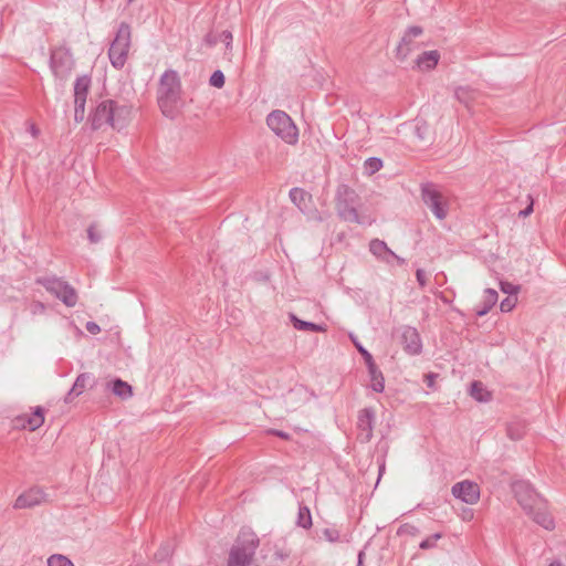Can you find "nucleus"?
<instances>
[{
    "label": "nucleus",
    "mask_w": 566,
    "mask_h": 566,
    "mask_svg": "<svg viewBox=\"0 0 566 566\" xmlns=\"http://www.w3.org/2000/svg\"><path fill=\"white\" fill-rule=\"evenodd\" d=\"M74 59L66 48H57L51 54L50 67L59 81H65L74 69Z\"/></svg>",
    "instance_id": "obj_9"
},
{
    "label": "nucleus",
    "mask_w": 566,
    "mask_h": 566,
    "mask_svg": "<svg viewBox=\"0 0 566 566\" xmlns=\"http://www.w3.org/2000/svg\"><path fill=\"white\" fill-rule=\"evenodd\" d=\"M395 259L399 264H403L405 260L396 254V256H392L391 260Z\"/></svg>",
    "instance_id": "obj_52"
},
{
    "label": "nucleus",
    "mask_w": 566,
    "mask_h": 566,
    "mask_svg": "<svg viewBox=\"0 0 566 566\" xmlns=\"http://www.w3.org/2000/svg\"><path fill=\"white\" fill-rule=\"evenodd\" d=\"M397 533H398V535H403V534L416 535L418 533V528L410 524H403L398 528Z\"/></svg>",
    "instance_id": "obj_43"
},
{
    "label": "nucleus",
    "mask_w": 566,
    "mask_h": 566,
    "mask_svg": "<svg viewBox=\"0 0 566 566\" xmlns=\"http://www.w3.org/2000/svg\"><path fill=\"white\" fill-rule=\"evenodd\" d=\"M132 45V31L129 25L123 23L119 25L115 39L111 43L108 57L111 64L120 70L127 62L128 53Z\"/></svg>",
    "instance_id": "obj_4"
},
{
    "label": "nucleus",
    "mask_w": 566,
    "mask_h": 566,
    "mask_svg": "<svg viewBox=\"0 0 566 566\" xmlns=\"http://www.w3.org/2000/svg\"><path fill=\"white\" fill-rule=\"evenodd\" d=\"M296 524L305 530L312 526L311 511L306 505H300Z\"/></svg>",
    "instance_id": "obj_29"
},
{
    "label": "nucleus",
    "mask_w": 566,
    "mask_h": 566,
    "mask_svg": "<svg viewBox=\"0 0 566 566\" xmlns=\"http://www.w3.org/2000/svg\"><path fill=\"white\" fill-rule=\"evenodd\" d=\"M270 432H271L272 434H275V436H277V437H280V438L284 439V440L290 439V434H289V433H286V432H284V431H281V430H271Z\"/></svg>",
    "instance_id": "obj_48"
},
{
    "label": "nucleus",
    "mask_w": 566,
    "mask_h": 566,
    "mask_svg": "<svg viewBox=\"0 0 566 566\" xmlns=\"http://www.w3.org/2000/svg\"><path fill=\"white\" fill-rule=\"evenodd\" d=\"M353 342L355 344V347L359 352V354L363 356L366 366L374 364L375 360H374L371 354L357 340L353 339Z\"/></svg>",
    "instance_id": "obj_36"
},
{
    "label": "nucleus",
    "mask_w": 566,
    "mask_h": 566,
    "mask_svg": "<svg viewBox=\"0 0 566 566\" xmlns=\"http://www.w3.org/2000/svg\"><path fill=\"white\" fill-rule=\"evenodd\" d=\"M290 319L294 328L298 331H310L315 333L326 331L325 326L312 322L302 321L293 313L290 314Z\"/></svg>",
    "instance_id": "obj_25"
},
{
    "label": "nucleus",
    "mask_w": 566,
    "mask_h": 566,
    "mask_svg": "<svg viewBox=\"0 0 566 566\" xmlns=\"http://www.w3.org/2000/svg\"><path fill=\"white\" fill-rule=\"evenodd\" d=\"M210 85L221 88L224 85V75L221 71H214L210 76Z\"/></svg>",
    "instance_id": "obj_37"
},
{
    "label": "nucleus",
    "mask_w": 566,
    "mask_h": 566,
    "mask_svg": "<svg viewBox=\"0 0 566 566\" xmlns=\"http://www.w3.org/2000/svg\"><path fill=\"white\" fill-rule=\"evenodd\" d=\"M500 287H501V291L505 294H509V296H514L515 294H517L520 287L517 285H514L510 282H504L502 281L500 283Z\"/></svg>",
    "instance_id": "obj_41"
},
{
    "label": "nucleus",
    "mask_w": 566,
    "mask_h": 566,
    "mask_svg": "<svg viewBox=\"0 0 566 566\" xmlns=\"http://www.w3.org/2000/svg\"><path fill=\"white\" fill-rule=\"evenodd\" d=\"M369 251L377 259L386 263H390L391 258L396 256V253L388 248L386 242L379 239H373L369 242Z\"/></svg>",
    "instance_id": "obj_21"
},
{
    "label": "nucleus",
    "mask_w": 566,
    "mask_h": 566,
    "mask_svg": "<svg viewBox=\"0 0 566 566\" xmlns=\"http://www.w3.org/2000/svg\"><path fill=\"white\" fill-rule=\"evenodd\" d=\"M87 238L91 243H98L102 239L101 233L96 230L95 226L92 224L87 229Z\"/></svg>",
    "instance_id": "obj_42"
},
{
    "label": "nucleus",
    "mask_w": 566,
    "mask_h": 566,
    "mask_svg": "<svg viewBox=\"0 0 566 566\" xmlns=\"http://www.w3.org/2000/svg\"><path fill=\"white\" fill-rule=\"evenodd\" d=\"M516 302H517L516 297H514V296H507V297H505V298L501 302V304H500V308H501V311H502V312H505V313H506V312H511V311L515 307Z\"/></svg>",
    "instance_id": "obj_39"
},
{
    "label": "nucleus",
    "mask_w": 566,
    "mask_h": 566,
    "mask_svg": "<svg viewBox=\"0 0 566 566\" xmlns=\"http://www.w3.org/2000/svg\"><path fill=\"white\" fill-rule=\"evenodd\" d=\"M113 109V101L104 99L99 102L90 116V120L94 128H99L103 125H109V114Z\"/></svg>",
    "instance_id": "obj_16"
},
{
    "label": "nucleus",
    "mask_w": 566,
    "mask_h": 566,
    "mask_svg": "<svg viewBox=\"0 0 566 566\" xmlns=\"http://www.w3.org/2000/svg\"><path fill=\"white\" fill-rule=\"evenodd\" d=\"M48 566H74V564L66 556L54 554L48 558Z\"/></svg>",
    "instance_id": "obj_33"
},
{
    "label": "nucleus",
    "mask_w": 566,
    "mask_h": 566,
    "mask_svg": "<svg viewBox=\"0 0 566 566\" xmlns=\"http://www.w3.org/2000/svg\"><path fill=\"white\" fill-rule=\"evenodd\" d=\"M409 50H410L409 48H406L405 54H407L409 52Z\"/></svg>",
    "instance_id": "obj_55"
},
{
    "label": "nucleus",
    "mask_w": 566,
    "mask_h": 566,
    "mask_svg": "<svg viewBox=\"0 0 566 566\" xmlns=\"http://www.w3.org/2000/svg\"><path fill=\"white\" fill-rule=\"evenodd\" d=\"M107 387L111 388L115 396L122 399H128L133 396L132 386L122 379H115L114 381L108 382Z\"/></svg>",
    "instance_id": "obj_24"
},
{
    "label": "nucleus",
    "mask_w": 566,
    "mask_h": 566,
    "mask_svg": "<svg viewBox=\"0 0 566 566\" xmlns=\"http://www.w3.org/2000/svg\"><path fill=\"white\" fill-rule=\"evenodd\" d=\"M45 311V305L42 302H34L31 305V312L32 314H40Z\"/></svg>",
    "instance_id": "obj_46"
},
{
    "label": "nucleus",
    "mask_w": 566,
    "mask_h": 566,
    "mask_svg": "<svg viewBox=\"0 0 566 566\" xmlns=\"http://www.w3.org/2000/svg\"><path fill=\"white\" fill-rule=\"evenodd\" d=\"M442 537V534L441 533H436L429 537H427L426 539H423L420 544H419V547L421 549H430V548H433L436 547L437 545V542Z\"/></svg>",
    "instance_id": "obj_35"
},
{
    "label": "nucleus",
    "mask_w": 566,
    "mask_h": 566,
    "mask_svg": "<svg viewBox=\"0 0 566 566\" xmlns=\"http://www.w3.org/2000/svg\"><path fill=\"white\" fill-rule=\"evenodd\" d=\"M440 52L437 50L424 51L415 61L416 67L421 72L433 70L440 61Z\"/></svg>",
    "instance_id": "obj_18"
},
{
    "label": "nucleus",
    "mask_w": 566,
    "mask_h": 566,
    "mask_svg": "<svg viewBox=\"0 0 566 566\" xmlns=\"http://www.w3.org/2000/svg\"><path fill=\"white\" fill-rule=\"evenodd\" d=\"M44 422V410L42 407H36L31 415H23L15 419V427L29 429L34 431L39 429Z\"/></svg>",
    "instance_id": "obj_17"
},
{
    "label": "nucleus",
    "mask_w": 566,
    "mask_h": 566,
    "mask_svg": "<svg viewBox=\"0 0 566 566\" xmlns=\"http://www.w3.org/2000/svg\"><path fill=\"white\" fill-rule=\"evenodd\" d=\"M85 328L88 333L94 334V335L98 334L101 332L99 325L92 321L86 323Z\"/></svg>",
    "instance_id": "obj_45"
},
{
    "label": "nucleus",
    "mask_w": 566,
    "mask_h": 566,
    "mask_svg": "<svg viewBox=\"0 0 566 566\" xmlns=\"http://www.w3.org/2000/svg\"><path fill=\"white\" fill-rule=\"evenodd\" d=\"M290 198L300 209H303L306 208L311 195L301 188H293L290 190Z\"/></svg>",
    "instance_id": "obj_27"
},
{
    "label": "nucleus",
    "mask_w": 566,
    "mask_h": 566,
    "mask_svg": "<svg viewBox=\"0 0 566 566\" xmlns=\"http://www.w3.org/2000/svg\"><path fill=\"white\" fill-rule=\"evenodd\" d=\"M451 492L454 497L467 504H475L480 499V486L468 480L455 483Z\"/></svg>",
    "instance_id": "obj_12"
},
{
    "label": "nucleus",
    "mask_w": 566,
    "mask_h": 566,
    "mask_svg": "<svg viewBox=\"0 0 566 566\" xmlns=\"http://www.w3.org/2000/svg\"><path fill=\"white\" fill-rule=\"evenodd\" d=\"M471 396L480 402H488L491 400V392L486 390L481 381H473L470 390Z\"/></svg>",
    "instance_id": "obj_26"
},
{
    "label": "nucleus",
    "mask_w": 566,
    "mask_h": 566,
    "mask_svg": "<svg viewBox=\"0 0 566 566\" xmlns=\"http://www.w3.org/2000/svg\"><path fill=\"white\" fill-rule=\"evenodd\" d=\"M416 277H417V282L420 285V287H424L427 285L426 273L422 269H418L416 271Z\"/></svg>",
    "instance_id": "obj_44"
},
{
    "label": "nucleus",
    "mask_w": 566,
    "mask_h": 566,
    "mask_svg": "<svg viewBox=\"0 0 566 566\" xmlns=\"http://www.w3.org/2000/svg\"><path fill=\"white\" fill-rule=\"evenodd\" d=\"M382 168V160L377 157H371L365 160L364 163V174L365 175H374L378 172Z\"/></svg>",
    "instance_id": "obj_31"
},
{
    "label": "nucleus",
    "mask_w": 566,
    "mask_h": 566,
    "mask_svg": "<svg viewBox=\"0 0 566 566\" xmlns=\"http://www.w3.org/2000/svg\"><path fill=\"white\" fill-rule=\"evenodd\" d=\"M46 501V494L41 488H31L20 494L14 501V509H29L40 505Z\"/></svg>",
    "instance_id": "obj_14"
},
{
    "label": "nucleus",
    "mask_w": 566,
    "mask_h": 566,
    "mask_svg": "<svg viewBox=\"0 0 566 566\" xmlns=\"http://www.w3.org/2000/svg\"><path fill=\"white\" fill-rule=\"evenodd\" d=\"M268 127L285 144L295 145L298 140V129L293 119L283 111L271 112L266 117Z\"/></svg>",
    "instance_id": "obj_3"
},
{
    "label": "nucleus",
    "mask_w": 566,
    "mask_h": 566,
    "mask_svg": "<svg viewBox=\"0 0 566 566\" xmlns=\"http://www.w3.org/2000/svg\"><path fill=\"white\" fill-rule=\"evenodd\" d=\"M91 86V78L86 75L76 78L74 84V117L82 122L85 116L86 96Z\"/></svg>",
    "instance_id": "obj_10"
},
{
    "label": "nucleus",
    "mask_w": 566,
    "mask_h": 566,
    "mask_svg": "<svg viewBox=\"0 0 566 566\" xmlns=\"http://www.w3.org/2000/svg\"><path fill=\"white\" fill-rule=\"evenodd\" d=\"M507 434H509V436H510V438H511V439H513V440H517V439H520V438H521V434H513V429H512V427H511V426L507 428Z\"/></svg>",
    "instance_id": "obj_49"
},
{
    "label": "nucleus",
    "mask_w": 566,
    "mask_h": 566,
    "mask_svg": "<svg viewBox=\"0 0 566 566\" xmlns=\"http://www.w3.org/2000/svg\"><path fill=\"white\" fill-rule=\"evenodd\" d=\"M384 471H385V463L379 465V476L382 474Z\"/></svg>",
    "instance_id": "obj_53"
},
{
    "label": "nucleus",
    "mask_w": 566,
    "mask_h": 566,
    "mask_svg": "<svg viewBox=\"0 0 566 566\" xmlns=\"http://www.w3.org/2000/svg\"><path fill=\"white\" fill-rule=\"evenodd\" d=\"M369 378H370V387L376 392H382L385 389V377L381 370L374 363L367 366Z\"/></svg>",
    "instance_id": "obj_22"
},
{
    "label": "nucleus",
    "mask_w": 566,
    "mask_h": 566,
    "mask_svg": "<svg viewBox=\"0 0 566 566\" xmlns=\"http://www.w3.org/2000/svg\"><path fill=\"white\" fill-rule=\"evenodd\" d=\"M259 543L254 532L249 528L241 530L229 553L228 566H252Z\"/></svg>",
    "instance_id": "obj_2"
},
{
    "label": "nucleus",
    "mask_w": 566,
    "mask_h": 566,
    "mask_svg": "<svg viewBox=\"0 0 566 566\" xmlns=\"http://www.w3.org/2000/svg\"><path fill=\"white\" fill-rule=\"evenodd\" d=\"M35 282L42 285L49 293L59 298L67 307L76 305L77 293L75 289L63 279L51 275L39 277Z\"/></svg>",
    "instance_id": "obj_5"
},
{
    "label": "nucleus",
    "mask_w": 566,
    "mask_h": 566,
    "mask_svg": "<svg viewBox=\"0 0 566 566\" xmlns=\"http://www.w3.org/2000/svg\"><path fill=\"white\" fill-rule=\"evenodd\" d=\"M232 40H233L232 33L228 30L222 31L219 34V41L224 45L226 50L232 49Z\"/></svg>",
    "instance_id": "obj_40"
},
{
    "label": "nucleus",
    "mask_w": 566,
    "mask_h": 566,
    "mask_svg": "<svg viewBox=\"0 0 566 566\" xmlns=\"http://www.w3.org/2000/svg\"><path fill=\"white\" fill-rule=\"evenodd\" d=\"M323 536L329 543L349 542L347 536H343L336 527L324 528Z\"/></svg>",
    "instance_id": "obj_30"
},
{
    "label": "nucleus",
    "mask_w": 566,
    "mask_h": 566,
    "mask_svg": "<svg viewBox=\"0 0 566 566\" xmlns=\"http://www.w3.org/2000/svg\"><path fill=\"white\" fill-rule=\"evenodd\" d=\"M428 378H429V386H431L432 381H433V376L432 375H428Z\"/></svg>",
    "instance_id": "obj_54"
},
{
    "label": "nucleus",
    "mask_w": 566,
    "mask_h": 566,
    "mask_svg": "<svg viewBox=\"0 0 566 566\" xmlns=\"http://www.w3.org/2000/svg\"><path fill=\"white\" fill-rule=\"evenodd\" d=\"M421 198L437 219L443 220L447 217V198L436 184L423 182L421 185Z\"/></svg>",
    "instance_id": "obj_7"
},
{
    "label": "nucleus",
    "mask_w": 566,
    "mask_h": 566,
    "mask_svg": "<svg viewBox=\"0 0 566 566\" xmlns=\"http://www.w3.org/2000/svg\"><path fill=\"white\" fill-rule=\"evenodd\" d=\"M109 126L114 129H123L132 119V107L113 101V109L109 114Z\"/></svg>",
    "instance_id": "obj_15"
},
{
    "label": "nucleus",
    "mask_w": 566,
    "mask_h": 566,
    "mask_svg": "<svg viewBox=\"0 0 566 566\" xmlns=\"http://www.w3.org/2000/svg\"><path fill=\"white\" fill-rule=\"evenodd\" d=\"M170 554L169 547L165 546L155 555L158 559H164L166 556Z\"/></svg>",
    "instance_id": "obj_47"
},
{
    "label": "nucleus",
    "mask_w": 566,
    "mask_h": 566,
    "mask_svg": "<svg viewBox=\"0 0 566 566\" xmlns=\"http://www.w3.org/2000/svg\"><path fill=\"white\" fill-rule=\"evenodd\" d=\"M512 490L518 504L526 514H532L536 505H542L543 499L528 481L521 480L514 482Z\"/></svg>",
    "instance_id": "obj_8"
},
{
    "label": "nucleus",
    "mask_w": 566,
    "mask_h": 566,
    "mask_svg": "<svg viewBox=\"0 0 566 566\" xmlns=\"http://www.w3.org/2000/svg\"><path fill=\"white\" fill-rule=\"evenodd\" d=\"M548 566H563V563L560 560H553Z\"/></svg>",
    "instance_id": "obj_51"
},
{
    "label": "nucleus",
    "mask_w": 566,
    "mask_h": 566,
    "mask_svg": "<svg viewBox=\"0 0 566 566\" xmlns=\"http://www.w3.org/2000/svg\"><path fill=\"white\" fill-rule=\"evenodd\" d=\"M422 29L420 27H410L403 34L401 42L399 44V52L403 51V46H408L413 39L420 36L422 34Z\"/></svg>",
    "instance_id": "obj_28"
},
{
    "label": "nucleus",
    "mask_w": 566,
    "mask_h": 566,
    "mask_svg": "<svg viewBox=\"0 0 566 566\" xmlns=\"http://www.w3.org/2000/svg\"><path fill=\"white\" fill-rule=\"evenodd\" d=\"M375 423V410L370 407L364 408L358 412L357 429L358 440L361 442H369L373 438Z\"/></svg>",
    "instance_id": "obj_11"
},
{
    "label": "nucleus",
    "mask_w": 566,
    "mask_h": 566,
    "mask_svg": "<svg viewBox=\"0 0 566 566\" xmlns=\"http://www.w3.org/2000/svg\"><path fill=\"white\" fill-rule=\"evenodd\" d=\"M400 342L403 350L411 356L420 355L422 352V342L417 328L403 326L401 328Z\"/></svg>",
    "instance_id": "obj_13"
},
{
    "label": "nucleus",
    "mask_w": 566,
    "mask_h": 566,
    "mask_svg": "<svg viewBox=\"0 0 566 566\" xmlns=\"http://www.w3.org/2000/svg\"><path fill=\"white\" fill-rule=\"evenodd\" d=\"M415 129H416V134L418 136L419 139H424L426 138V135H427V132H428V125L426 122H423L422 119H417L415 122Z\"/></svg>",
    "instance_id": "obj_38"
},
{
    "label": "nucleus",
    "mask_w": 566,
    "mask_h": 566,
    "mask_svg": "<svg viewBox=\"0 0 566 566\" xmlns=\"http://www.w3.org/2000/svg\"><path fill=\"white\" fill-rule=\"evenodd\" d=\"M516 202L517 203H526V207L518 211V217L526 218V217H528L533 212V210H534V199H533L532 195H530V193L526 195L525 196V200H522V199L518 198Z\"/></svg>",
    "instance_id": "obj_32"
},
{
    "label": "nucleus",
    "mask_w": 566,
    "mask_h": 566,
    "mask_svg": "<svg viewBox=\"0 0 566 566\" xmlns=\"http://www.w3.org/2000/svg\"><path fill=\"white\" fill-rule=\"evenodd\" d=\"M358 196L354 189L346 185H340L336 192V209L345 221L359 223V216L356 209Z\"/></svg>",
    "instance_id": "obj_6"
},
{
    "label": "nucleus",
    "mask_w": 566,
    "mask_h": 566,
    "mask_svg": "<svg viewBox=\"0 0 566 566\" xmlns=\"http://www.w3.org/2000/svg\"><path fill=\"white\" fill-rule=\"evenodd\" d=\"M496 302H497V292L493 289H486L484 291L482 306H479L476 308V315L478 316L486 315L491 311V308L496 304Z\"/></svg>",
    "instance_id": "obj_23"
},
{
    "label": "nucleus",
    "mask_w": 566,
    "mask_h": 566,
    "mask_svg": "<svg viewBox=\"0 0 566 566\" xmlns=\"http://www.w3.org/2000/svg\"><path fill=\"white\" fill-rule=\"evenodd\" d=\"M472 91L469 87L460 86L455 90V97L463 104H468L471 101Z\"/></svg>",
    "instance_id": "obj_34"
},
{
    "label": "nucleus",
    "mask_w": 566,
    "mask_h": 566,
    "mask_svg": "<svg viewBox=\"0 0 566 566\" xmlns=\"http://www.w3.org/2000/svg\"><path fill=\"white\" fill-rule=\"evenodd\" d=\"M365 557V553L363 551H360L358 553V565L357 566H363V559Z\"/></svg>",
    "instance_id": "obj_50"
},
{
    "label": "nucleus",
    "mask_w": 566,
    "mask_h": 566,
    "mask_svg": "<svg viewBox=\"0 0 566 566\" xmlns=\"http://www.w3.org/2000/svg\"><path fill=\"white\" fill-rule=\"evenodd\" d=\"M542 505H536L532 514H528L535 523L541 525L547 531H552L555 527V522L549 512L547 511L546 502L543 500Z\"/></svg>",
    "instance_id": "obj_19"
},
{
    "label": "nucleus",
    "mask_w": 566,
    "mask_h": 566,
    "mask_svg": "<svg viewBox=\"0 0 566 566\" xmlns=\"http://www.w3.org/2000/svg\"><path fill=\"white\" fill-rule=\"evenodd\" d=\"M180 93L181 83L178 73L172 70L166 71L160 76L157 92L158 104L165 116L176 115L181 104Z\"/></svg>",
    "instance_id": "obj_1"
},
{
    "label": "nucleus",
    "mask_w": 566,
    "mask_h": 566,
    "mask_svg": "<svg viewBox=\"0 0 566 566\" xmlns=\"http://www.w3.org/2000/svg\"><path fill=\"white\" fill-rule=\"evenodd\" d=\"M93 377L91 374L88 373H83V374H80L72 388L69 390V392L66 394L65 398H64V401L66 403H70L73 401L74 398L81 396L85 389L87 388V386L93 381Z\"/></svg>",
    "instance_id": "obj_20"
}]
</instances>
